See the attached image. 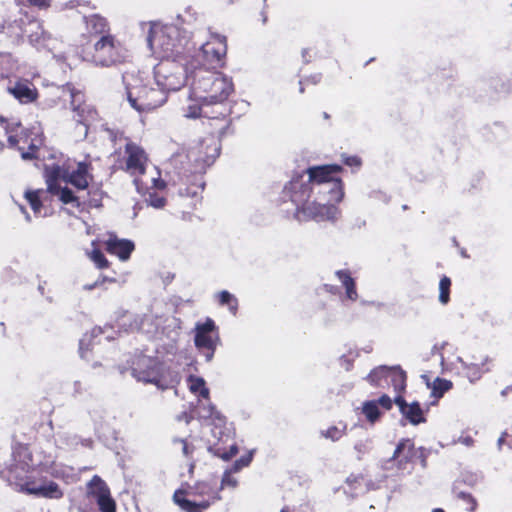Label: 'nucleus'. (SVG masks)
Segmentation results:
<instances>
[{"label":"nucleus","mask_w":512,"mask_h":512,"mask_svg":"<svg viewBox=\"0 0 512 512\" xmlns=\"http://www.w3.org/2000/svg\"><path fill=\"white\" fill-rule=\"evenodd\" d=\"M238 453V447L237 445H231L228 451L221 452L220 449L216 450V455L223 460H229L232 457H234Z\"/></svg>","instance_id":"nucleus-42"},{"label":"nucleus","mask_w":512,"mask_h":512,"mask_svg":"<svg viewBox=\"0 0 512 512\" xmlns=\"http://www.w3.org/2000/svg\"><path fill=\"white\" fill-rule=\"evenodd\" d=\"M131 374L137 381L154 384L163 390L177 382L176 376L164 364L146 355H140L132 362Z\"/></svg>","instance_id":"nucleus-7"},{"label":"nucleus","mask_w":512,"mask_h":512,"mask_svg":"<svg viewBox=\"0 0 512 512\" xmlns=\"http://www.w3.org/2000/svg\"><path fill=\"white\" fill-rule=\"evenodd\" d=\"M324 287L327 291H329L331 293H337V291H338V287L333 286V285L325 284Z\"/></svg>","instance_id":"nucleus-57"},{"label":"nucleus","mask_w":512,"mask_h":512,"mask_svg":"<svg viewBox=\"0 0 512 512\" xmlns=\"http://www.w3.org/2000/svg\"><path fill=\"white\" fill-rule=\"evenodd\" d=\"M452 387V382L446 379L436 378L432 385V395L436 398L442 395Z\"/></svg>","instance_id":"nucleus-33"},{"label":"nucleus","mask_w":512,"mask_h":512,"mask_svg":"<svg viewBox=\"0 0 512 512\" xmlns=\"http://www.w3.org/2000/svg\"><path fill=\"white\" fill-rule=\"evenodd\" d=\"M85 23L86 28L91 35L99 37L103 35H111L109 33V25L107 20L98 14L85 17Z\"/></svg>","instance_id":"nucleus-26"},{"label":"nucleus","mask_w":512,"mask_h":512,"mask_svg":"<svg viewBox=\"0 0 512 512\" xmlns=\"http://www.w3.org/2000/svg\"><path fill=\"white\" fill-rule=\"evenodd\" d=\"M14 457L16 463L9 469L8 480L17 491L48 499L63 497V491L56 482L36 476L37 472L52 473L53 457L36 463L27 447H20Z\"/></svg>","instance_id":"nucleus-3"},{"label":"nucleus","mask_w":512,"mask_h":512,"mask_svg":"<svg viewBox=\"0 0 512 512\" xmlns=\"http://www.w3.org/2000/svg\"><path fill=\"white\" fill-rule=\"evenodd\" d=\"M261 16H262V23L265 24L267 22V16L264 11L261 12Z\"/></svg>","instance_id":"nucleus-63"},{"label":"nucleus","mask_w":512,"mask_h":512,"mask_svg":"<svg viewBox=\"0 0 512 512\" xmlns=\"http://www.w3.org/2000/svg\"><path fill=\"white\" fill-rule=\"evenodd\" d=\"M44 175L46 178L47 187H52V181L63 180L76 187L77 189L83 190L88 187L91 176L88 172V165L83 162L76 164V167L68 164H52L46 165L44 169Z\"/></svg>","instance_id":"nucleus-9"},{"label":"nucleus","mask_w":512,"mask_h":512,"mask_svg":"<svg viewBox=\"0 0 512 512\" xmlns=\"http://www.w3.org/2000/svg\"><path fill=\"white\" fill-rule=\"evenodd\" d=\"M148 44L161 62H173L185 65L188 54L194 50L190 37L185 30L176 25H154L148 36Z\"/></svg>","instance_id":"nucleus-4"},{"label":"nucleus","mask_w":512,"mask_h":512,"mask_svg":"<svg viewBox=\"0 0 512 512\" xmlns=\"http://www.w3.org/2000/svg\"><path fill=\"white\" fill-rule=\"evenodd\" d=\"M74 388H75V392H76V393H80V392H81V389H82V387H81V383H80L79 381H75V382H74Z\"/></svg>","instance_id":"nucleus-59"},{"label":"nucleus","mask_w":512,"mask_h":512,"mask_svg":"<svg viewBox=\"0 0 512 512\" xmlns=\"http://www.w3.org/2000/svg\"><path fill=\"white\" fill-rule=\"evenodd\" d=\"M393 403H395L403 415L405 419H407L411 424L418 425L420 423L425 422V417L423 415V410L421 409L418 402H412L408 404L402 395H396L394 397Z\"/></svg>","instance_id":"nucleus-20"},{"label":"nucleus","mask_w":512,"mask_h":512,"mask_svg":"<svg viewBox=\"0 0 512 512\" xmlns=\"http://www.w3.org/2000/svg\"><path fill=\"white\" fill-rule=\"evenodd\" d=\"M253 458V451H250L248 454L240 457L238 460L234 462L230 470L234 473L239 472L242 468L247 467Z\"/></svg>","instance_id":"nucleus-36"},{"label":"nucleus","mask_w":512,"mask_h":512,"mask_svg":"<svg viewBox=\"0 0 512 512\" xmlns=\"http://www.w3.org/2000/svg\"><path fill=\"white\" fill-rule=\"evenodd\" d=\"M339 165L313 166L306 174L296 175L284 187V198L295 205V217L299 221L335 220L338 210L335 203L341 201L343 190L337 176Z\"/></svg>","instance_id":"nucleus-1"},{"label":"nucleus","mask_w":512,"mask_h":512,"mask_svg":"<svg viewBox=\"0 0 512 512\" xmlns=\"http://www.w3.org/2000/svg\"><path fill=\"white\" fill-rule=\"evenodd\" d=\"M339 364L340 366L345 370L349 371L351 366V357L350 352L348 354L344 353L339 358Z\"/></svg>","instance_id":"nucleus-45"},{"label":"nucleus","mask_w":512,"mask_h":512,"mask_svg":"<svg viewBox=\"0 0 512 512\" xmlns=\"http://www.w3.org/2000/svg\"><path fill=\"white\" fill-rule=\"evenodd\" d=\"M90 258L100 269L106 268L108 266V261L100 250H93Z\"/></svg>","instance_id":"nucleus-39"},{"label":"nucleus","mask_w":512,"mask_h":512,"mask_svg":"<svg viewBox=\"0 0 512 512\" xmlns=\"http://www.w3.org/2000/svg\"><path fill=\"white\" fill-rule=\"evenodd\" d=\"M208 106L210 105L203 103L201 100H197L196 97L191 94L190 103L183 108V115L188 119H196L202 116L208 117L209 125L212 128L211 133L218 138H222L230 127V120L227 118L229 109L223 108L219 113L221 117H210L208 116V112L203 110L204 107Z\"/></svg>","instance_id":"nucleus-12"},{"label":"nucleus","mask_w":512,"mask_h":512,"mask_svg":"<svg viewBox=\"0 0 512 512\" xmlns=\"http://www.w3.org/2000/svg\"><path fill=\"white\" fill-rule=\"evenodd\" d=\"M227 52L226 38L221 35L212 36L210 41L202 44L193 55L188 54L190 60L185 61L183 67L184 73L191 70L190 64L194 62L197 67L206 69H216L223 64V58Z\"/></svg>","instance_id":"nucleus-8"},{"label":"nucleus","mask_w":512,"mask_h":512,"mask_svg":"<svg viewBox=\"0 0 512 512\" xmlns=\"http://www.w3.org/2000/svg\"><path fill=\"white\" fill-rule=\"evenodd\" d=\"M191 70L188 73L185 72V81L191 79V91L192 95L197 100H201L213 91V86L220 77L221 72L215 71L214 69H206L197 67L194 62L190 64Z\"/></svg>","instance_id":"nucleus-13"},{"label":"nucleus","mask_w":512,"mask_h":512,"mask_svg":"<svg viewBox=\"0 0 512 512\" xmlns=\"http://www.w3.org/2000/svg\"><path fill=\"white\" fill-rule=\"evenodd\" d=\"M234 91L231 78L221 73L213 86V91L206 95L202 102L209 105H222Z\"/></svg>","instance_id":"nucleus-18"},{"label":"nucleus","mask_w":512,"mask_h":512,"mask_svg":"<svg viewBox=\"0 0 512 512\" xmlns=\"http://www.w3.org/2000/svg\"><path fill=\"white\" fill-rule=\"evenodd\" d=\"M379 373H388V379L396 392V395H401L406 388V373L398 366H379L372 370V381L377 382L376 376Z\"/></svg>","instance_id":"nucleus-19"},{"label":"nucleus","mask_w":512,"mask_h":512,"mask_svg":"<svg viewBox=\"0 0 512 512\" xmlns=\"http://www.w3.org/2000/svg\"><path fill=\"white\" fill-rule=\"evenodd\" d=\"M188 495L208 496V500L211 503L221 499V496L217 492H214L212 486L205 481L198 482L193 487H190Z\"/></svg>","instance_id":"nucleus-28"},{"label":"nucleus","mask_w":512,"mask_h":512,"mask_svg":"<svg viewBox=\"0 0 512 512\" xmlns=\"http://www.w3.org/2000/svg\"><path fill=\"white\" fill-rule=\"evenodd\" d=\"M175 444H179L181 446V450L184 456L188 457L192 453L191 447L188 445V443L183 439H175Z\"/></svg>","instance_id":"nucleus-46"},{"label":"nucleus","mask_w":512,"mask_h":512,"mask_svg":"<svg viewBox=\"0 0 512 512\" xmlns=\"http://www.w3.org/2000/svg\"><path fill=\"white\" fill-rule=\"evenodd\" d=\"M185 495H188V492L184 490H177L173 495V499L174 502L186 512H200L203 509H207L211 505V502L209 500L195 502L186 499L184 497Z\"/></svg>","instance_id":"nucleus-24"},{"label":"nucleus","mask_w":512,"mask_h":512,"mask_svg":"<svg viewBox=\"0 0 512 512\" xmlns=\"http://www.w3.org/2000/svg\"><path fill=\"white\" fill-rule=\"evenodd\" d=\"M233 472L229 469L226 470L223 474L222 480H221V487L220 489H223L225 487H231L236 488L238 485V481L236 478L232 477L231 474Z\"/></svg>","instance_id":"nucleus-41"},{"label":"nucleus","mask_w":512,"mask_h":512,"mask_svg":"<svg viewBox=\"0 0 512 512\" xmlns=\"http://www.w3.org/2000/svg\"><path fill=\"white\" fill-rule=\"evenodd\" d=\"M181 419H184L186 423H189L191 420V417L189 415H187L186 413H184L182 415Z\"/></svg>","instance_id":"nucleus-62"},{"label":"nucleus","mask_w":512,"mask_h":512,"mask_svg":"<svg viewBox=\"0 0 512 512\" xmlns=\"http://www.w3.org/2000/svg\"><path fill=\"white\" fill-rule=\"evenodd\" d=\"M505 441V434H503L499 439H498V446L499 448L502 446V444L504 443Z\"/></svg>","instance_id":"nucleus-61"},{"label":"nucleus","mask_w":512,"mask_h":512,"mask_svg":"<svg viewBox=\"0 0 512 512\" xmlns=\"http://www.w3.org/2000/svg\"><path fill=\"white\" fill-rule=\"evenodd\" d=\"M127 49L113 35H103L83 53L84 60L98 67H114L127 61Z\"/></svg>","instance_id":"nucleus-6"},{"label":"nucleus","mask_w":512,"mask_h":512,"mask_svg":"<svg viewBox=\"0 0 512 512\" xmlns=\"http://www.w3.org/2000/svg\"><path fill=\"white\" fill-rule=\"evenodd\" d=\"M451 280L447 276H443L439 283V301L443 305L449 302Z\"/></svg>","instance_id":"nucleus-34"},{"label":"nucleus","mask_w":512,"mask_h":512,"mask_svg":"<svg viewBox=\"0 0 512 512\" xmlns=\"http://www.w3.org/2000/svg\"><path fill=\"white\" fill-rule=\"evenodd\" d=\"M195 346L203 351L204 348H213L217 346L219 336L215 322L211 318H207L205 322H197L194 328Z\"/></svg>","instance_id":"nucleus-17"},{"label":"nucleus","mask_w":512,"mask_h":512,"mask_svg":"<svg viewBox=\"0 0 512 512\" xmlns=\"http://www.w3.org/2000/svg\"><path fill=\"white\" fill-rule=\"evenodd\" d=\"M149 320H150V317L142 318L140 321L135 320V322L133 324H130V329L131 330H141L143 332L150 333L152 330L145 328V323Z\"/></svg>","instance_id":"nucleus-43"},{"label":"nucleus","mask_w":512,"mask_h":512,"mask_svg":"<svg viewBox=\"0 0 512 512\" xmlns=\"http://www.w3.org/2000/svg\"><path fill=\"white\" fill-rule=\"evenodd\" d=\"M432 512H445V511L441 508H435L432 510Z\"/></svg>","instance_id":"nucleus-64"},{"label":"nucleus","mask_w":512,"mask_h":512,"mask_svg":"<svg viewBox=\"0 0 512 512\" xmlns=\"http://www.w3.org/2000/svg\"><path fill=\"white\" fill-rule=\"evenodd\" d=\"M198 415L203 419H213L219 422H223V416L218 411H216L215 407L211 403H208L207 405L203 404L199 408Z\"/></svg>","instance_id":"nucleus-32"},{"label":"nucleus","mask_w":512,"mask_h":512,"mask_svg":"<svg viewBox=\"0 0 512 512\" xmlns=\"http://www.w3.org/2000/svg\"><path fill=\"white\" fill-rule=\"evenodd\" d=\"M102 332H103V331H102V329H101L100 327H96V328H94V329L92 330L91 335H92L93 337H97V336H98V335H100Z\"/></svg>","instance_id":"nucleus-58"},{"label":"nucleus","mask_w":512,"mask_h":512,"mask_svg":"<svg viewBox=\"0 0 512 512\" xmlns=\"http://www.w3.org/2000/svg\"><path fill=\"white\" fill-rule=\"evenodd\" d=\"M22 144L28 145V151L32 152L35 155V151L37 150L38 146L34 143V140L29 139V135L27 134V140L25 141V138L21 140Z\"/></svg>","instance_id":"nucleus-51"},{"label":"nucleus","mask_w":512,"mask_h":512,"mask_svg":"<svg viewBox=\"0 0 512 512\" xmlns=\"http://www.w3.org/2000/svg\"><path fill=\"white\" fill-rule=\"evenodd\" d=\"M63 93H67L70 97V105L74 113L73 119L76 122L75 136L84 139L87 136L89 126L96 120L97 112L84 102V95L73 85L67 84L63 88Z\"/></svg>","instance_id":"nucleus-10"},{"label":"nucleus","mask_w":512,"mask_h":512,"mask_svg":"<svg viewBox=\"0 0 512 512\" xmlns=\"http://www.w3.org/2000/svg\"><path fill=\"white\" fill-rule=\"evenodd\" d=\"M89 349V343H87L86 336L80 340L79 352L82 358L85 357V351Z\"/></svg>","instance_id":"nucleus-52"},{"label":"nucleus","mask_w":512,"mask_h":512,"mask_svg":"<svg viewBox=\"0 0 512 512\" xmlns=\"http://www.w3.org/2000/svg\"><path fill=\"white\" fill-rule=\"evenodd\" d=\"M146 202L149 206L160 209L163 208L166 204V200L164 197L158 195L156 192L148 191V197L146 198Z\"/></svg>","instance_id":"nucleus-37"},{"label":"nucleus","mask_w":512,"mask_h":512,"mask_svg":"<svg viewBox=\"0 0 512 512\" xmlns=\"http://www.w3.org/2000/svg\"><path fill=\"white\" fill-rule=\"evenodd\" d=\"M432 353L439 355L440 364L442 366L443 372L456 370V364L460 363L466 370V377L469 379L471 383L479 380L482 376V371L480 370L479 365L467 364L462 360L460 356H455L454 360H450V358L447 357L446 354H454V347L449 345L447 342H443L440 345H434V347L432 348Z\"/></svg>","instance_id":"nucleus-14"},{"label":"nucleus","mask_w":512,"mask_h":512,"mask_svg":"<svg viewBox=\"0 0 512 512\" xmlns=\"http://www.w3.org/2000/svg\"><path fill=\"white\" fill-rule=\"evenodd\" d=\"M343 431V428L333 426L325 431H321V435L324 436L325 438L331 439L332 441H336L342 437Z\"/></svg>","instance_id":"nucleus-40"},{"label":"nucleus","mask_w":512,"mask_h":512,"mask_svg":"<svg viewBox=\"0 0 512 512\" xmlns=\"http://www.w3.org/2000/svg\"><path fill=\"white\" fill-rule=\"evenodd\" d=\"M57 182L58 181H52L50 183L52 187H48V191L53 195H58L60 201L64 204H72L75 207H79V200L73 192L67 187H60Z\"/></svg>","instance_id":"nucleus-27"},{"label":"nucleus","mask_w":512,"mask_h":512,"mask_svg":"<svg viewBox=\"0 0 512 512\" xmlns=\"http://www.w3.org/2000/svg\"><path fill=\"white\" fill-rule=\"evenodd\" d=\"M371 375H372V371L368 374L367 376V381L373 385V386H383V380H387L388 379V373H379L376 378H377V382H374L372 381V378H371Z\"/></svg>","instance_id":"nucleus-44"},{"label":"nucleus","mask_w":512,"mask_h":512,"mask_svg":"<svg viewBox=\"0 0 512 512\" xmlns=\"http://www.w3.org/2000/svg\"><path fill=\"white\" fill-rule=\"evenodd\" d=\"M218 299L221 305H227L229 311L233 315H236L238 310V300L234 295L226 290H223L218 294Z\"/></svg>","instance_id":"nucleus-30"},{"label":"nucleus","mask_w":512,"mask_h":512,"mask_svg":"<svg viewBox=\"0 0 512 512\" xmlns=\"http://www.w3.org/2000/svg\"><path fill=\"white\" fill-rule=\"evenodd\" d=\"M462 442L466 445H471L472 439L470 437L463 438Z\"/></svg>","instance_id":"nucleus-60"},{"label":"nucleus","mask_w":512,"mask_h":512,"mask_svg":"<svg viewBox=\"0 0 512 512\" xmlns=\"http://www.w3.org/2000/svg\"><path fill=\"white\" fill-rule=\"evenodd\" d=\"M12 70L10 58L8 55H0V79L8 77Z\"/></svg>","instance_id":"nucleus-38"},{"label":"nucleus","mask_w":512,"mask_h":512,"mask_svg":"<svg viewBox=\"0 0 512 512\" xmlns=\"http://www.w3.org/2000/svg\"><path fill=\"white\" fill-rule=\"evenodd\" d=\"M393 406V400L387 394L381 395L378 399L366 400L356 408L357 423L354 428L370 429L382 418L384 411H389Z\"/></svg>","instance_id":"nucleus-11"},{"label":"nucleus","mask_w":512,"mask_h":512,"mask_svg":"<svg viewBox=\"0 0 512 512\" xmlns=\"http://www.w3.org/2000/svg\"><path fill=\"white\" fill-rule=\"evenodd\" d=\"M104 281H106V278H102L101 280H100V279H98V280H96V281H95L94 283H92V284H86V285L84 286V289H86V290H92V289H94V288H96V287L101 286V285H102V283H103Z\"/></svg>","instance_id":"nucleus-54"},{"label":"nucleus","mask_w":512,"mask_h":512,"mask_svg":"<svg viewBox=\"0 0 512 512\" xmlns=\"http://www.w3.org/2000/svg\"><path fill=\"white\" fill-rule=\"evenodd\" d=\"M335 276L341 282V286L346 290V297L352 298V277L348 269L338 270L335 272Z\"/></svg>","instance_id":"nucleus-31"},{"label":"nucleus","mask_w":512,"mask_h":512,"mask_svg":"<svg viewBox=\"0 0 512 512\" xmlns=\"http://www.w3.org/2000/svg\"><path fill=\"white\" fill-rule=\"evenodd\" d=\"M204 350H206V352L204 353L205 359L207 362H210L213 359L216 346H213V348H204Z\"/></svg>","instance_id":"nucleus-53"},{"label":"nucleus","mask_w":512,"mask_h":512,"mask_svg":"<svg viewBox=\"0 0 512 512\" xmlns=\"http://www.w3.org/2000/svg\"><path fill=\"white\" fill-rule=\"evenodd\" d=\"M30 30L32 31L33 28H37V30H39L40 32L36 31L35 32V40L38 41L44 34V31L41 27V24L38 22V21H33L31 23H29V26Z\"/></svg>","instance_id":"nucleus-48"},{"label":"nucleus","mask_w":512,"mask_h":512,"mask_svg":"<svg viewBox=\"0 0 512 512\" xmlns=\"http://www.w3.org/2000/svg\"><path fill=\"white\" fill-rule=\"evenodd\" d=\"M28 2L39 9H47L51 4V0H28Z\"/></svg>","instance_id":"nucleus-50"},{"label":"nucleus","mask_w":512,"mask_h":512,"mask_svg":"<svg viewBox=\"0 0 512 512\" xmlns=\"http://www.w3.org/2000/svg\"><path fill=\"white\" fill-rule=\"evenodd\" d=\"M183 21L184 22H190L191 18H194L195 21L198 20L199 15L192 10V8H187L183 14Z\"/></svg>","instance_id":"nucleus-49"},{"label":"nucleus","mask_w":512,"mask_h":512,"mask_svg":"<svg viewBox=\"0 0 512 512\" xmlns=\"http://www.w3.org/2000/svg\"><path fill=\"white\" fill-rule=\"evenodd\" d=\"M9 92L22 104L31 103L37 98V90L28 82L15 83Z\"/></svg>","instance_id":"nucleus-25"},{"label":"nucleus","mask_w":512,"mask_h":512,"mask_svg":"<svg viewBox=\"0 0 512 512\" xmlns=\"http://www.w3.org/2000/svg\"><path fill=\"white\" fill-rule=\"evenodd\" d=\"M20 124H15L13 127L10 125H6L4 119L0 118V128L8 134V145L10 148H16L21 152V157L23 160H31L34 158V154L29 151L24 150V146H21V140L25 138L27 140V131L22 130L20 134H13L17 128H19Z\"/></svg>","instance_id":"nucleus-21"},{"label":"nucleus","mask_w":512,"mask_h":512,"mask_svg":"<svg viewBox=\"0 0 512 512\" xmlns=\"http://www.w3.org/2000/svg\"><path fill=\"white\" fill-rule=\"evenodd\" d=\"M147 155L142 147L126 140L125 151L123 158L119 161V169L129 173L134 177V184L139 193H142L144 189L148 190L149 183L152 188H164L165 182L154 176H151L149 180L139 178L145 174L147 165Z\"/></svg>","instance_id":"nucleus-5"},{"label":"nucleus","mask_w":512,"mask_h":512,"mask_svg":"<svg viewBox=\"0 0 512 512\" xmlns=\"http://www.w3.org/2000/svg\"><path fill=\"white\" fill-rule=\"evenodd\" d=\"M25 196L34 213L40 214L42 204L39 198V191H28Z\"/></svg>","instance_id":"nucleus-35"},{"label":"nucleus","mask_w":512,"mask_h":512,"mask_svg":"<svg viewBox=\"0 0 512 512\" xmlns=\"http://www.w3.org/2000/svg\"><path fill=\"white\" fill-rule=\"evenodd\" d=\"M205 145V152L202 150H191L189 151L187 158L191 159L193 158L194 164L189 169L191 173H202L205 171L207 167L212 165L215 161V159L219 156L220 153V145L218 142H216L214 139H210L209 143L208 140H205L201 144V148L203 145Z\"/></svg>","instance_id":"nucleus-15"},{"label":"nucleus","mask_w":512,"mask_h":512,"mask_svg":"<svg viewBox=\"0 0 512 512\" xmlns=\"http://www.w3.org/2000/svg\"><path fill=\"white\" fill-rule=\"evenodd\" d=\"M189 389L192 393H198L200 397L208 400L209 398V389L205 386V381L201 377L197 376H189Z\"/></svg>","instance_id":"nucleus-29"},{"label":"nucleus","mask_w":512,"mask_h":512,"mask_svg":"<svg viewBox=\"0 0 512 512\" xmlns=\"http://www.w3.org/2000/svg\"><path fill=\"white\" fill-rule=\"evenodd\" d=\"M321 79V75L320 74H315L311 77H309L306 81L307 82H311L312 84H317Z\"/></svg>","instance_id":"nucleus-55"},{"label":"nucleus","mask_w":512,"mask_h":512,"mask_svg":"<svg viewBox=\"0 0 512 512\" xmlns=\"http://www.w3.org/2000/svg\"><path fill=\"white\" fill-rule=\"evenodd\" d=\"M88 495L94 497L101 512H115V501L111 497L107 484L97 475L87 484Z\"/></svg>","instance_id":"nucleus-16"},{"label":"nucleus","mask_w":512,"mask_h":512,"mask_svg":"<svg viewBox=\"0 0 512 512\" xmlns=\"http://www.w3.org/2000/svg\"><path fill=\"white\" fill-rule=\"evenodd\" d=\"M135 245L127 239H119L116 236H110L106 241V249L109 253L119 257L120 260L126 261L133 252Z\"/></svg>","instance_id":"nucleus-22"},{"label":"nucleus","mask_w":512,"mask_h":512,"mask_svg":"<svg viewBox=\"0 0 512 512\" xmlns=\"http://www.w3.org/2000/svg\"><path fill=\"white\" fill-rule=\"evenodd\" d=\"M127 100L139 113H148L161 107L170 91H177L185 84L183 67L173 62L159 63L154 68L153 82L147 84L133 78L132 82L123 77Z\"/></svg>","instance_id":"nucleus-2"},{"label":"nucleus","mask_w":512,"mask_h":512,"mask_svg":"<svg viewBox=\"0 0 512 512\" xmlns=\"http://www.w3.org/2000/svg\"><path fill=\"white\" fill-rule=\"evenodd\" d=\"M36 31H37V28H33V30H32V31H31L30 29H29V30H28V29H26V30H25V32H26V33H29V35H28V36H29V38H30V40H31V41H36V40H35V32H36ZM38 32H40V31L38 30Z\"/></svg>","instance_id":"nucleus-56"},{"label":"nucleus","mask_w":512,"mask_h":512,"mask_svg":"<svg viewBox=\"0 0 512 512\" xmlns=\"http://www.w3.org/2000/svg\"><path fill=\"white\" fill-rule=\"evenodd\" d=\"M460 496L467 502L469 503V510L470 512H474L477 508V502L476 500L470 495V494H465V493H461Z\"/></svg>","instance_id":"nucleus-47"},{"label":"nucleus","mask_w":512,"mask_h":512,"mask_svg":"<svg viewBox=\"0 0 512 512\" xmlns=\"http://www.w3.org/2000/svg\"><path fill=\"white\" fill-rule=\"evenodd\" d=\"M414 444L410 439H403L397 445L389 462H397L398 469H404L405 464L414 456Z\"/></svg>","instance_id":"nucleus-23"}]
</instances>
